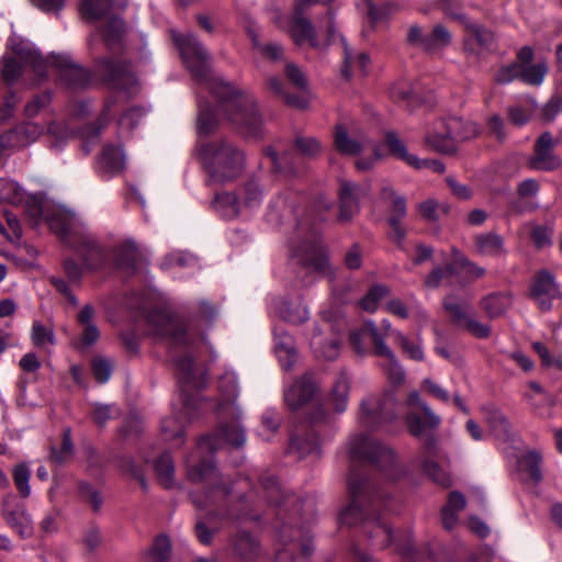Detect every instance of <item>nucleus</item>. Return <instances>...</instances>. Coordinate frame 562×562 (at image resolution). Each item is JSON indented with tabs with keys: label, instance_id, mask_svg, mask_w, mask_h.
<instances>
[{
	"label": "nucleus",
	"instance_id": "a878e982",
	"mask_svg": "<svg viewBox=\"0 0 562 562\" xmlns=\"http://www.w3.org/2000/svg\"><path fill=\"white\" fill-rule=\"evenodd\" d=\"M274 352L284 370H291L297 360V352L293 338L283 329L276 327Z\"/></svg>",
	"mask_w": 562,
	"mask_h": 562
},
{
	"label": "nucleus",
	"instance_id": "c756f323",
	"mask_svg": "<svg viewBox=\"0 0 562 562\" xmlns=\"http://www.w3.org/2000/svg\"><path fill=\"white\" fill-rule=\"evenodd\" d=\"M305 265L312 266L315 270L327 273L330 270L329 261L321 245L317 243L308 244L294 254Z\"/></svg>",
	"mask_w": 562,
	"mask_h": 562
},
{
	"label": "nucleus",
	"instance_id": "cd10ccee",
	"mask_svg": "<svg viewBox=\"0 0 562 562\" xmlns=\"http://www.w3.org/2000/svg\"><path fill=\"white\" fill-rule=\"evenodd\" d=\"M241 204L244 217L258 210L263 201L265 190L261 184L251 179L247 181L237 192Z\"/></svg>",
	"mask_w": 562,
	"mask_h": 562
},
{
	"label": "nucleus",
	"instance_id": "5701e85b",
	"mask_svg": "<svg viewBox=\"0 0 562 562\" xmlns=\"http://www.w3.org/2000/svg\"><path fill=\"white\" fill-rule=\"evenodd\" d=\"M220 392L223 396V402L217 405L220 415H229L239 417V408L235 405L238 395V384L234 372L227 371L220 378Z\"/></svg>",
	"mask_w": 562,
	"mask_h": 562
},
{
	"label": "nucleus",
	"instance_id": "20e7f679",
	"mask_svg": "<svg viewBox=\"0 0 562 562\" xmlns=\"http://www.w3.org/2000/svg\"><path fill=\"white\" fill-rule=\"evenodd\" d=\"M49 228L64 237L67 243L85 256L87 268H94L104 258V247L85 225H77L74 217L63 211L47 213L45 217Z\"/></svg>",
	"mask_w": 562,
	"mask_h": 562
},
{
	"label": "nucleus",
	"instance_id": "e2e57ef3",
	"mask_svg": "<svg viewBox=\"0 0 562 562\" xmlns=\"http://www.w3.org/2000/svg\"><path fill=\"white\" fill-rule=\"evenodd\" d=\"M0 71L2 78L8 82L12 83L21 75V65L14 57H3L0 61Z\"/></svg>",
	"mask_w": 562,
	"mask_h": 562
},
{
	"label": "nucleus",
	"instance_id": "603ef678",
	"mask_svg": "<svg viewBox=\"0 0 562 562\" xmlns=\"http://www.w3.org/2000/svg\"><path fill=\"white\" fill-rule=\"evenodd\" d=\"M369 63L370 58L367 54L360 53L357 56H352L347 45H345L346 66L342 68V74L347 78L350 77V68H353L355 71H358L360 75H366Z\"/></svg>",
	"mask_w": 562,
	"mask_h": 562
},
{
	"label": "nucleus",
	"instance_id": "f704fd0d",
	"mask_svg": "<svg viewBox=\"0 0 562 562\" xmlns=\"http://www.w3.org/2000/svg\"><path fill=\"white\" fill-rule=\"evenodd\" d=\"M125 4L126 0H82L80 11L86 20H97L106 14L110 8Z\"/></svg>",
	"mask_w": 562,
	"mask_h": 562
},
{
	"label": "nucleus",
	"instance_id": "37998d69",
	"mask_svg": "<svg viewBox=\"0 0 562 562\" xmlns=\"http://www.w3.org/2000/svg\"><path fill=\"white\" fill-rule=\"evenodd\" d=\"M124 154L120 148L106 146L101 154L100 164L105 171L115 173L124 168Z\"/></svg>",
	"mask_w": 562,
	"mask_h": 562
},
{
	"label": "nucleus",
	"instance_id": "473e14b6",
	"mask_svg": "<svg viewBox=\"0 0 562 562\" xmlns=\"http://www.w3.org/2000/svg\"><path fill=\"white\" fill-rule=\"evenodd\" d=\"M114 258L117 267L135 269L140 258V251L134 240L126 239L115 246Z\"/></svg>",
	"mask_w": 562,
	"mask_h": 562
},
{
	"label": "nucleus",
	"instance_id": "9b49d317",
	"mask_svg": "<svg viewBox=\"0 0 562 562\" xmlns=\"http://www.w3.org/2000/svg\"><path fill=\"white\" fill-rule=\"evenodd\" d=\"M176 366L183 400V411L189 416L191 407H195V403L187 393L191 390H200L206 384V370L202 364L195 363L189 355L180 357Z\"/></svg>",
	"mask_w": 562,
	"mask_h": 562
},
{
	"label": "nucleus",
	"instance_id": "7ed1b4c3",
	"mask_svg": "<svg viewBox=\"0 0 562 562\" xmlns=\"http://www.w3.org/2000/svg\"><path fill=\"white\" fill-rule=\"evenodd\" d=\"M12 52L26 65H30L38 81L46 78L48 66L59 71V80L71 90L83 89L90 81L89 72L75 65L66 55H50L44 58L33 44L23 38L12 37L9 41Z\"/></svg>",
	"mask_w": 562,
	"mask_h": 562
},
{
	"label": "nucleus",
	"instance_id": "a19ab883",
	"mask_svg": "<svg viewBox=\"0 0 562 562\" xmlns=\"http://www.w3.org/2000/svg\"><path fill=\"white\" fill-rule=\"evenodd\" d=\"M25 196L26 191L18 182L0 178V202L21 205Z\"/></svg>",
	"mask_w": 562,
	"mask_h": 562
},
{
	"label": "nucleus",
	"instance_id": "c85d7f7f",
	"mask_svg": "<svg viewBox=\"0 0 562 562\" xmlns=\"http://www.w3.org/2000/svg\"><path fill=\"white\" fill-rule=\"evenodd\" d=\"M289 33L296 45L308 42L313 47L317 46V40L313 24L301 14L293 13L291 16Z\"/></svg>",
	"mask_w": 562,
	"mask_h": 562
},
{
	"label": "nucleus",
	"instance_id": "a18cd8bd",
	"mask_svg": "<svg viewBox=\"0 0 562 562\" xmlns=\"http://www.w3.org/2000/svg\"><path fill=\"white\" fill-rule=\"evenodd\" d=\"M124 23L119 18H112L101 32L104 44L110 49H115L122 42L124 34Z\"/></svg>",
	"mask_w": 562,
	"mask_h": 562
},
{
	"label": "nucleus",
	"instance_id": "c03bdc74",
	"mask_svg": "<svg viewBox=\"0 0 562 562\" xmlns=\"http://www.w3.org/2000/svg\"><path fill=\"white\" fill-rule=\"evenodd\" d=\"M349 393V379L345 373H341L335 381L331 390V402L337 413H342L347 408Z\"/></svg>",
	"mask_w": 562,
	"mask_h": 562
},
{
	"label": "nucleus",
	"instance_id": "58836bf2",
	"mask_svg": "<svg viewBox=\"0 0 562 562\" xmlns=\"http://www.w3.org/2000/svg\"><path fill=\"white\" fill-rule=\"evenodd\" d=\"M158 482L166 488L175 485V463L169 452H164L155 462Z\"/></svg>",
	"mask_w": 562,
	"mask_h": 562
},
{
	"label": "nucleus",
	"instance_id": "de8ad7c7",
	"mask_svg": "<svg viewBox=\"0 0 562 562\" xmlns=\"http://www.w3.org/2000/svg\"><path fill=\"white\" fill-rule=\"evenodd\" d=\"M161 432L164 439L176 447H180L183 442V426L177 417H168L161 423Z\"/></svg>",
	"mask_w": 562,
	"mask_h": 562
},
{
	"label": "nucleus",
	"instance_id": "72a5a7b5",
	"mask_svg": "<svg viewBox=\"0 0 562 562\" xmlns=\"http://www.w3.org/2000/svg\"><path fill=\"white\" fill-rule=\"evenodd\" d=\"M385 310L402 319L408 318L411 312L416 313L422 318H427L426 312L419 306L414 296H411L407 301L392 297L386 302Z\"/></svg>",
	"mask_w": 562,
	"mask_h": 562
},
{
	"label": "nucleus",
	"instance_id": "6e6d98bb",
	"mask_svg": "<svg viewBox=\"0 0 562 562\" xmlns=\"http://www.w3.org/2000/svg\"><path fill=\"white\" fill-rule=\"evenodd\" d=\"M171 544L167 536H158L149 552V562H167L170 558Z\"/></svg>",
	"mask_w": 562,
	"mask_h": 562
},
{
	"label": "nucleus",
	"instance_id": "2eb2a0df",
	"mask_svg": "<svg viewBox=\"0 0 562 562\" xmlns=\"http://www.w3.org/2000/svg\"><path fill=\"white\" fill-rule=\"evenodd\" d=\"M362 331L369 335L374 345V352L385 358V367L390 380L397 384L404 379V372L397 363L393 351L386 346L384 339L386 335L375 325L373 321H367L362 326Z\"/></svg>",
	"mask_w": 562,
	"mask_h": 562
},
{
	"label": "nucleus",
	"instance_id": "dca6fc26",
	"mask_svg": "<svg viewBox=\"0 0 562 562\" xmlns=\"http://www.w3.org/2000/svg\"><path fill=\"white\" fill-rule=\"evenodd\" d=\"M148 323L155 335L167 336L175 345H188L192 341L189 329L165 313H151Z\"/></svg>",
	"mask_w": 562,
	"mask_h": 562
},
{
	"label": "nucleus",
	"instance_id": "a211bd4d",
	"mask_svg": "<svg viewBox=\"0 0 562 562\" xmlns=\"http://www.w3.org/2000/svg\"><path fill=\"white\" fill-rule=\"evenodd\" d=\"M15 496L7 495L2 501V515L7 524L14 529L22 538L32 535V519L22 504L14 505Z\"/></svg>",
	"mask_w": 562,
	"mask_h": 562
},
{
	"label": "nucleus",
	"instance_id": "c9c22d12",
	"mask_svg": "<svg viewBox=\"0 0 562 562\" xmlns=\"http://www.w3.org/2000/svg\"><path fill=\"white\" fill-rule=\"evenodd\" d=\"M385 143L392 156L411 167H418L419 158L408 153L405 143L395 133L389 132L385 135Z\"/></svg>",
	"mask_w": 562,
	"mask_h": 562
},
{
	"label": "nucleus",
	"instance_id": "774afa93",
	"mask_svg": "<svg viewBox=\"0 0 562 562\" xmlns=\"http://www.w3.org/2000/svg\"><path fill=\"white\" fill-rule=\"evenodd\" d=\"M418 212L424 218L434 222V221L438 220L440 212L447 213L448 207L443 204L440 205L434 199H428V200L422 202L420 204H418Z\"/></svg>",
	"mask_w": 562,
	"mask_h": 562
},
{
	"label": "nucleus",
	"instance_id": "f3484780",
	"mask_svg": "<svg viewBox=\"0 0 562 562\" xmlns=\"http://www.w3.org/2000/svg\"><path fill=\"white\" fill-rule=\"evenodd\" d=\"M457 273H464L474 279L483 277L485 274V269L469 261L456 251L453 263L448 265L446 268L434 269L426 278L425 284L429 288H437L441 283L442 279Z\"/></svg>",
	"mask_w": 562,
	"mask_h": 562
},
{
	"label": "nucleus",
	"instance_id": "bf43d9fd",
	"mask_svg": "<svg viewBox=\"0 0 562 562\" xmlns=\"http://www.w3.org/2000/svg\"><path fill=\"white\" fill-rule=\"evenodd\" d=\"M382 198L384 200H390L392 203V215L394 217H397L398 221L403 218L406 214V202L405 199L401 195H396L394 190L391 187H383L382 188Z\"/></svg>",
	"mask_w": 562,
	"mask_h": 562
},
{
	"label": "nucleus",
	"instance_id": "e433bc0d",
	"mask_svg": "<svg viewBox=\"0 0 562 562\" xmlns=\"http://www.w3.org/2000/svg\"><path fill=\"white\" fill-rule=\"evenodd\" d=\"M217 516H221L222 518H224V517L231 518L232 515L228 513L223 514V513H218V512H216V513L210 512V513H207V515L205 516V518L203 520H199L196 522L195 533L201 543H203V544L211 543L214 532H216L218 530V528L216 526Z\"/></svg>",
	"mask_w": 562,
	"mask_h": 562
},
{
	"label": "nucleus",
	"instance_id": "4be33fe9",
	"mask_svg": "<svg viewBox=\"0 0 562 562\" xmlns=\"http://www.w3.org/2000/svg\"><path fill=\"white\" fill-rule=\"evenodd\" d=\"M367 191L358 184L344 180L340 182L339 190V221L349 222L359 211V199L364 195Z\"/></svg>",
	"mask_w": 562,
	"mask_h": 562
},
{
	"label": "nucleus",
	"instance_id": "13d9d810",
	"mask_svg": "<svg viewBox=\"0 0 562 562\" xmlns=\"http://www.w3.org/2000/svg\"><path fill=\"white\" fill-rule=\"evenodd\" d=\"M72 453L74 445L70 438V430H66L60 449L52 448L50 460L56 464H63L71 458Z\"/></svg>",
	"mask_w": 562,
	"mask_h": 562
},
{
	"label": "nucleus",
	"instance_id": "423d86ee",
	"mask_svg": "<svg viewBox=\"0 0 562 562\" xmlns=\"http://www.w3.org/2000/svg\"><path fill=\"white\" fill-rule=\"evenodd\" d=\"M349 452L352 459L368 460L384 471L389 479H397L396 457L391 448L359 435L350 439Z\"/></svg>",
	"mask_w": 562,
	"mask_h": 562
},
{
	"label": "nucleus",
	"instance_id": "ea45409f",
	"mask_svg": "<svg viewBox=\"0 0 562 562\" xmlns=\"http://www.w3.org/2000/svg\"><path fill=\"white\" fill-rule=\"evenodd\" d=\"M450 130L454 136L456 144L460 140H470L480 134V128L476 123L463 120L460 117L449 119Z\"/></svg>",
	"mask_w": 562,
	"mask_h": 562
},
{
	"label": "nucleus",
	"instance_id": "09e8293b",
	"mask_svg": "<svg viewBox=\"0 0 562 562\" xmlns=\"http://www.w3.org/2000/svg\"><path fill=\"white\" fill-rule=\"evenodd\" d=\"M390 294V289L383 284L373 285L369 292L360 300V306L369 313H374L379 303Z\"/></svg>",
	"mask_w": 562,
	"mask_h": 562
},
{
	"label": "nucleus",
	"instance_id": "1a4fd4ad",
	"mask_svg": "<svg viewBox=\"0 0 562 562\" xmlns=\"http://www.w3.org/2000/svg\"><path fill=\"white\" fill-rule=\"evenodd\" d=\"M340 330L339 324H333L330 313L323 312V319L313 328L311 337V349L318 359L333 361L340 353Z\"/></svg>",
	"mask_w": 562,
	"mask_h": 562
},
{
	"label": "nucleus",
	"instance_id": "052dcab7",
	"mask_svg": "<svg viewBox=\"0 0 562 562\" xmlns=\"http://www.w3.org/2000/svg\"><path fill=\"white\" fill-rule=\"evenodd\" d=\"M291 449L297 451L301 457L318 453L319 442L316 438H291Z\"/></svg>",
	"mask_w": 562,
	"mask_h": 562
},
{
	"label": "nucleus",
	"instance_id": "2f4dec72",
	"mask_svg": "<svg viewBox=\"0 0 562 562\" xmlns=\"http://www.w3.org/2000/svg\"><path fill=\"white\" fill-rule=\"evenodd\" d=\"M474 248L482 256L498 257L505 254L503 238L492 232L476 235L474 237Z\"/></svg>",
	"mask_w": 562,
	"mask_h": 562
},
{
	"label": "nucleus",
	"instance_id": "ddd939ff",
	"mask_svg": "<svg viewBox=\"0 0 562 562\" xmlns=\"http://www.w3.org/2000/svg\"><path fill=\"white\" fill-rule=\"evenodd\" d=\"M99 72L113 89L132 94L136 90L137 80L131 67L119 58H108L99 64Z\"/></svg>",
	"mask_w": 562,
	"mask_h": 562
},
{
	"label": "nucleus",
	"instance_id": "9d476101",
	"mask_svg": "<svg viewBox=\"0 0 562 562\" xmlns=\"http://www.w3.org/2000/svg\"><path fill=\"white\" fill-rule=\"evenodd\" d=\"M348 490L350 503L340 512L339 519L342 524L355 525L364 515L363 506L371 505L378 494L371 483L356 473H351L348 477Z\"/></svg>",
	"mask_w": 562,
	"mask_h": 562
},
{
	"label": "nucleus",
	"instance_id": "4d7b16f0",
	"mask_svg": "<svg viewBox=\"0 0 562 562\" xmlns=\"http://www.w3.org/2000/svg\"><path fill=\"white\" fill-rule=\"evenodd\" d=\"M31 471L24 463L18 464L13 470V481L22 497L26 498L31 495L30 486Z\"/></svg>",
	"mask_w": 562,
	"mask_h": 562
},
{
	"label": "nucleus",
	"instance_id": "4468645a",
	"mask_svg": "<svg viewBox=\"0 0 562 562\" xmlns=\"http://www.w3.org/2000/svg\"><path fill=\"white\" fill-rule=\"evenodd\" d=\"M451 16L459 20L463 25V50L465 54L477 57L483 50L492 46L494 35L490 30L470 20L464 14H451Z\"/></svg>",
	"mask_w": 562,
	"mask_h": 562
},
{
	"label": "nucleus",
	"instance_id": "39448f33",
	"mask_svg": "<svg viewBox=\"0 0 562 562\" xmlns=\"http://www.w3.org/2000/svg\"><path fill=\"white\" fill-rule=\"evenodd\" d=\"M203 160L211 177L218 182L237 178L246 164L244 151L227 140H215L207 144L203 148Z\"/></svg>",
	"mask_w": 562,
	"mask_h": 562
},
{
	"label": "nucleus",
	"instance_id": "393cba45",
	"mask_svg": "<svg viewBox=\"0 0 562 562\" xmlns=\"http://www.w3.org/2000/svg\"><path fill=\"white\" fill-rule=\"evenodd\" d=\"M554 142L550 133H543L535 146L531 167L537 170H552L560 166V159L553 155Z\"/></svg>",
	"mask_w": 562,
	"mask_h": 562
},
{
	"label": "nucleus",
	"instance_id": "8fccbe9b",
	"mask_svg": "<svg viewBox=\"0 0 562 562\" xmlns=\"http://www.w3.org/2000/svg\"><path fill=\"white\" fill-rule=\"evenodd\" d=\"M234 549L244 559H252L259 553V543L248 533H239L234 540Z\"/></svg>",
	"mask_w": 562,
	"mask_h": 562
},
{
	"label": "nucleus",
	"instance_id": "3c124183",
	"mask_svg": "<svg viewBox=\"0 0 562 562\" xmlns=\"http://www.w3.org/2000/svg\"><path fill=\"white\" fill-rule=\"evenodd\" d=\"M21 205L24 206L25 213L34 226L40 224L44 213H48L46 206L43 203V200L40 196L29 194L27 192Z\"/></svg>",
	"mask_w": 562,
	"mask_h": 562
},
{
	"label": "nucleus",
	"instance_id": "4c0bfd02",
	"mask_svg": "<svg viewBox=\"0 0 562 562\" xmlns=\"http://www.w3.org/2000/svg\"><path fill=\"white\" fill-rule=\"evenodd\" d=\"M512 297L507 293L491 294L482 300V308L490 317H498L512 306Z\"/></svg>",
	"mask_w": 562,
	"mask_h": 562
},
{
	"label": "nucleus",
	"instance_id": "5fc2aeb1",
	"mask_svg": "<svg viewBox=\"0 0 562 562\" xmlns=\"http://www.w3.org/2000/svg\"><path fill=\"white\" fill-rule=\"evenodd\" d=\"M542 457L538 451H529L520 459V465L529 472L533 482L538 483L542 479L541 473Z\"/></svg>",
	"mask_w": 562,
	"mask_h": 562
},
{
	"label": "nucleus",
	"instance_id": "f257e3e1",
	"mask_svg": "<svg viewBox=\"0 0 562 562\" xmlns=\"http://www.w3.org/2000/svg\"><path fill=\"white\" fill-rule=\"evenodd\" d=\"M207 88L216 99L218 114L245 135H259L262 120L252 95L218 77L212 78Z\"/></svg>",
	"mask_w": 562,
	"mask_h": 562
},
{
	"label": "nucleus",
	"instance_id": "49530a36",
	"mask_svg": "<svg viewBox=\"0 0 562 562\" xmlns=\"http://www.w3.org/2000/svg\"><path fill=\"white\" fill-rule=\"evenodd\" d=\"M451 40V33L443 25L438 24L422 40V47L427 50L442 48L450 45Z\"/></svg>",
	"mask_w": 562,
	"mask_h": 562
},
{
	"label": "nucleus",
	"instance_id": "0e129e2a",
	"mask_svg": "<svg viewBox=\"0 0 562 562\" xmlns=\"http://www.w3.org/2000/svg\"><path fill=\"white\" fill-rule=\"evenodd\" d=\"M424 471L434 482L446 487L451 485L450 475L445 470H442L436 462L426 460L424 462Z\"/></svg>",
	"mask_w": 562,
	"mask_h": 562
},
{
	"label": "nucleus",
	"instance_id": "aec40b11",
	"mask_svg": "<svg viewBox=\"0 0 562 562\" xmlns=\"http://www.w3.org/2000/svg\"><path fill=\"white\" fill-rule=\"evenodd\" d=\"M425 143L437 153L452 154L457 149V145L450 130L449 119L435 122L425 136Z\"/></svg>",
	"mask_w": 562,
	"mask_h": 562
},
{
	"label": "nucleus",
	"instance_id": "79ce46f5",
	"mask_svg": "<svg viewBox=\"0 0 562 562\" xmlns=\"http://www.w3.org/2000/svg\"><path fill=\"white\" fill-rule=\"evenodd\" d=\"M520 80L529 86H540L547 74L548 65L546 61H537L528 65H520Z\"/></svg>",
	"mask_w": 562,
	"mask_h": 562
},
{
	"label": "nucleus",
	"instance_id": "7c9ffc66",
	"mask_svg": "<svg viewBox=\"0 0 562 562\" xmlns=\"http://www.w3.org/2000/svg\"><path fill=\"white\" fill-rule=\"evenodd\" d=\"M213 206L217 213L226 218L244 216L237 192H220L215 195Z\"/></svg>",
	"mask_w": 562,
	"mask_h": 562
},
{
	"label": "nucleus",
	"instance_id": "680f3d73",
	"mask_svg": "<svg viewBox=\"0 0 562 562\" xmlns=\"http://www.w3.org/2000/svg\"><path fill=\"white\" fill-rule=\"evenodd\" d=\"M295 146L301 155L313 158L316 157L321 150V143L314 137L297 136Z\"/></svg>",
	"mask_w": 562,
	"mask_h": 562
},
{
	"label": "nucleus",
	"instance_id": "69168bd1",
	"mask_svg": "<svg viewBox=\"0 0 562 562\" xmlns=\"http://www.w3.org/2000/svg\"><path fill=\"white\" fill-rule=\"evenodd\" d=\"M47 133L55 138V140L50 144V147L54 149H59L65 140L71 135V131L68 126H66L64 123L56 122L49 123L47 126Z\"/></svg>",
	"mask_w": 562,
	"mask_h": 562
},
{
	"label": "nucleus",
	"instance_id": "bb28decb",
	"mask_svg": "<svg viewBox=\"0 0 562 562\" xmlns=\"http://www.w3.org/2000/svg\"><path fill=\"white\" fill-rule=\"evenodd\" d=\"M277 313L283 321L293 325L303 324L310 317L308 308L299 296L281 300L277 306Z\"/></svg>",
	"mask_w": 562,
	"mask_h": 562
},
{
	"label": "nucleus",
	"instance_id": "f03ea898",
	"mask_svg": "<svg viewBox=\"0 0 562 562\" xmlns=\"http://www.w3.org/2000/svg\"><path fill=\"white\" fill-rule=\"evenodd\" d=\"M245 441V431L237 420L232 424L221 423L213 436L201 438L194 451L188 456L189 480L193 483H216L220 474L209 460L203 459V454L214 453L225 445L241 447Z\"/></svg>",
	"mask_w": 562,
	"mask_h": 562
},
{
	"label": "nucleus",
	"instance_id": "6ab92c4d",
	"mask_svg": "<svg viewBox=\"0 0 562 562\" xmlns=\"http://www.w3.org/2000/svg\"><path fill=\"white\" fill-rule=\"evenodd\" d=\"M530 294L542 311L551 310L553 301L561 295L553 274L546 270L536 274Z\"/></svg>",
	"mask_w": 562,
	"mask_h": 562
},
{
	"label": "nucleus",
	"instance_id": "0eeeda50",
	"mask_svg": "<svg viewBox=\"0 0 562 562\" xmlns=\"http://www.w3.org/2000/svg\"><path fill=\"white\" fill-rule=\"evenodd\" d=\"M334 144L336 149L349 156H357L363 151L372 154L369 158H359L356 161L358 170H370L374 164L382 158L380 146L369 140L366 136H351L344 125H337L334 133Z\"/></svg>",
	"mask_w": 562,
	"mask_h": 562
},
{
	"label": "nucleus",
	"instance_id": "f8f14e48",
	"mask_svg": "<svg viewBox=\"0 0 562 562\" xmlns=\"http://www.w3.org/2000/svg\"><path fill=\"white\" fill-rule=\"evenodd\" d=\"M408 412L405 416L406 425L414 437L423 436L427 430L436 429L441 418L420 400L418 392L413 391L406 402Z\"/></svg>",
	"mask_w": 562,
	"mask_h": 562
},
{
	"label": "nucleus",
	"instance_id": "338daca9",
	"mask_svg": "<svg viewBox=\"0 0 562 562\" xmlns=\"http://www.w3.org/2000/svg\"><path fill=\"white\" fill-rule=\"evenodd\" d=\"M553 225H537L531 232V237L537 248L550 246L552 243Z\"/></svg>",
	"mask_w": 562,
	"mask_h": 562
},
{
	"label": "nucleus",
	"instance_id": "412c9836",
	"mask_svg": "<svg viewBox=\"0 0 562 562\" xmlns=\"http://www.w3.org/2000/svg\"><path fill=\"white\" fill-rule=\"evenodd\" d=\"M391 398L380 403L375 398H368L361 403L360 422L364 427H375L383 422L394 418L391 409L393 408Z\"/></svg>",
	"mask_w": 562,
	"mask_h": 562
},
{
	"label": "nucleus",
	"instance_id": "b1692460",
	"mask_svg": "<svg viewBox=\"0 0 562 562\" xmlns=\"http://www.w3.org/2000/svg\"><path fill=\"white\" fill-rule=\"evenodd\" d=\"M317 391L315 381L310 375H303L284 392V400L289 407L296 409L310 402Z\"/></svg>",
	"mask_w": 562,
	"mask_h": 562
},
{
	"label": "nucleus",
	"instance_id": "6e6552de",
	"mask_svg": "<svg viewBox=\"0 0 562 562\" xmlns=\"http://www.w3.org/2000/svg\"><path fill=\"white\" fill-rule=\"evenodd\" d=\"M171 36L183 64L198 80L206 78L210 70V54L191 33L171 31Z\"/></svg>",
	"mask_w": 562,
	"mask_h": 562
},
{
	"label": "nucleus",
	"instance_id": "864d4df0",
	"mask_svg": "<svg viewBox=\"0 0 562 562\" xmlns=\"http://www.w3.org/2000/svg\"><path fill=\"white\" fill-rule=\"evenodd\" d=\"M31 339L34 346L45 348L46 345H55V335L52 328H48L40 322H34L31 331Z\"/></svg>",
	"mask_w": 562,
	"mask_h": 562
}]
</instances>
